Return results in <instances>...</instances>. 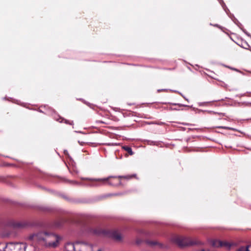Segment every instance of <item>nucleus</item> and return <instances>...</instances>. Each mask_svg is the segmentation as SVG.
<instances>
[{"mask_svg":"<svg viewBox=\"0 0 251 251\" xmlns=\"http://www.w3.org/2000/svg\"><path fill=\"white\" fill-rule=\"evenodd\" d=\"M250 251H251V245H250Z\"/></svg>","mask_w":251,"mask_h":251,"instance_id":"obj_13","label":"nucleus"},{"mask_svg":"<svg viewBox=\"0 0 251 251\" xmlns=\"http://www.w3.org/2000/svg\"><path fill=\"white\" fill-rule=\"evenodd\" d=\"M110 177L105 178H100V179H91L92 181H99V182H104L107 181Z\"/></svg>","mask_w":251,"mask_h":251,"instance_id":"obj_10","label":"nucleus"},{"mask_svg":"<svg viewBox=\"0 0 251 251\" xmlns=\"http://www.w3.org/2000/svg\"><path fill=\"white\" fill-rule=\"evenodd\" d=\"M123 149L125 151H127L130 155L133 154V153L132 151V149L131 148L127 147V146H124V147H123Z\"/></svg>","mask_w":251,"mask_h":251,"instance_id":"obj_11","label":"nucleus"},{"mask_svg":"<svg viewBox=\"0 0 251 251\" xmlns=\"http://www.w3.org/2000/svg\"><path fill=\"white\" fill-rule=\"evenodd\" d=\"M219 128H224V129H232V128H230V127H226V126H219L218 127Z\"/></svg>","mask_w":251,"mask_h":251,"instance_id":"obj_12","label":"nucleus"},{"mask_svg":"<svg viewBox=\"0 0 251 251\" xmlns=\"http://www.w3.org/2000/svg\"><path fill=\"white\" fill-rule=\"evenodd\" d=\"M173 241L181 247L198 244L197 242L192 241L190 238L185 237H176L173 239Z\"/></svg>","mask_w":251,"mask_h":251,"instance_id":"obj_4","label":"nucleus"},{"mask_svg":"<svg viewBox=\"0 0 251 251\" xmlns=\"http://www.w3.org/2000/svg\"><path fill=\"white\" fill-rule=\"evenodd\" d=\"M135 176H136L135 175H127V176H119L118 177L123 178L124 179H129L132 178L133 177H135Z\"/></svg>","mask_w":251,"mask_h":251,"instance_id":"obj_9","label":"nucleus"},{"mask_svg":"<svg viewBox=\"0 0 251 251\" xmlns=\"http://www.w3.org/2000/svg\"><path fill=\"white\" fill-rule=\"evenodd\" d=\"M113 237L117 240H120L122 238L121 234L119 233H115L114 234H113Z\"/></svg>","mask_w":251,"mask_h":251,"instance_id":"obj_8","label":"nucleus"},{"mask_svg":"<svg viewBox=\"0 0 251 251\" xmlns=\"http://www.w3.org/2000/svg\"><path fill=\"white\" fill-rule=\"evenodd\" d=\"M30 239L39 242L41 244L49 247H56L58 245L59 238L58 235L50 232H41L33 234Z\"/></svg>","mask_w":251,"mask_h":251,"instance_id":"obj_1","label":"nucleus"},{"mask_svg":"<svg viewBox=\"0 0 251 251\" xmlns=\"http://www.w3.org/2000/svg\"><path fill=\"white\" fill-rule=\"evenodd\" d=\"M250 245L246 247H241L239 248L237 251H250Z\"/></svg>","mask_w":251,"mask_h":251,"instance_id":"obj_7","label":"nucleus"},{"mask_svg":"<svg viewBox=\"0 0 251 251\" xmlns=\"http://www.w3.org/2000/svg\"><path fill=\"white\" fill-rule=\"evenodd\" d=\"M78 245V241L75 243H67L64 247L65 251H77L76 246Z\"/></svg>","mask_w":251,"mask_h":251,"instance_id":"obj_6","label":"nucleus"},{"mask_svg":"<svg viewBox=\"0 0 251 251\" xmlns=\"http://www.w3.org/2000/svg\"><path fill=\"white\" fill-rule=\"evenodd\" d=\"M26 246L22 243H8L5 244L4 251H25Z\"/></svg>","mask_w":251,"mask_h":251,"instance_id":"obj_3","label":"nucleus"},{"mask_svg":"<svg viewBox=\"0 0 251 251\" xmlns=\"http://www.w3.org/2000/svg\"><path fill=\"white\" fill-rule=\"evenodd\" d=\"M76 249L77 251H102L96 245L86 241H78Z\"/></svg>","mask_w":251,"mask_h":251,"instance_id":"obj_2","label":"nucleus"},{"mask_svg":"<svg viewBox=\"0 0 251 251\" xmlns=\"http://www.w3.org/2000/svg\"><path fill=\"white\" fill-rule=\"evenodd\" d=\"M213 246L219 248V247H225L227 249H229L231 244L226 241H221L220 240H215L212 242Z\"/></svg>","mask_w":251,"mask_h":251,"instance_id":"obj_5","label":"nucleus"}]
</instances>
